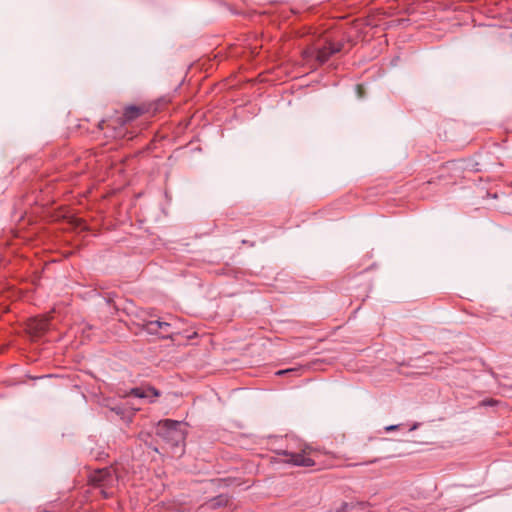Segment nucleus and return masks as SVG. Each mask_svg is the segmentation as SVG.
<instances>
[{"label": "nucleus", "mask_w": 512, "mask_h": 512, "mask_svg": "<svg viewBox=\"0 0 512 512\" xmlns=\"http://www.w3.org/2000/svg\"><path fill=\"white\" fill-rule=\"evenodd\" d=\"M184 425L178 421L164 420L158 423L156 435L171 447H178L185 440Z\"/></svg>", "instance_id": "nucleus-1"}, {"label": "nucleus", "mask_w": 512, "mask_h": 512, "mask_svg": "<svg viewBox=\"0 0 512 512\" xmlns=\"http://www.w3.org/2000/svg\"><path fill=\"white\" fill-rule=\"evenodd\" d=\"M283 455L285 456V459L283 460L284 462L295 466L310 467L315 464L314 460L309 457L306 450H303L301 453L284 452Z\"/></svg>", "instance_id": "nucleus-2"}, {"label": "nucleus", "mask_w": 512, "mask_h": 512, "mask_svg": "<svg viewBox=\"0 0 512 512\" xmlns=\"http://www.w3.org/2000/svg\"><path fill=\"white\" fill-rule=\"evenodd\" d=\"M91 481L97 485L111 486L115 481L114 470L109 468L98 470L91 476Z\"/></svg>", "instance_id": "nucleus-3"}, {"label": "nucleus", "mask_w": 512, "mask_h": 512, "mask_svg": "<svg viewBox=\"0 0 512 512\" xmlns=\"http://www.w3.org/2000/svg\"><path fill=\"white\" fill-rule=\"evenodd\" d=\"M128 395L135 396L138 398H146L150 399V401H153L152 399L159 397L160 393L155 388L146 386L134 388L129 392Z\"/></svg>", "instance_id": "nucleus-4"}, {"label": "nucleus", "mask_w": 512, "mask_h": 512, "mask_svg": "<svg viewBox=\"0 0 512 512\" xmlns=\"http://www.w3.org/2000/svg\"><path fill=\"white\" fill-rule=\"evenodd\" d=\"M340 50V44L329 43L328 46L317 50L316 60L322 64L326 62L332 54L337 53Z\"/></svg>", "instance_id": "nucleus-5"}, {"label": "nucleus", "mask_w": 512, "mask_h": 512, "mask_svg": "<svg viewBox=\"0 0 512 512\" xmlns=\"http://www.w3.org/2000/svg\"><path fill=\"white\" fill-rule=\"evenodd\" d=\"M28 327L32 334L39 336L48 329V320L45 318H35L30 321Z\"/></svg>", "instance_id": "nucleus-6"}, {"label": "nucleus", "mask_w": 512, "mask_h": 512, "mask_svg": "<svg viewBox=\"0 0 512 512\" xmlns=\"http://www.w3.org/2000/svg\"><path fill=\"white\" fill-rule=\"evenodd\" d=\"M143 113V109L137 106H129L125 109L123 118L125 122H130L138 118Z\"/></svg>", "instance_id": "nucleus-7"}, {"label": "nucleus", "mask_w": 512, "mask_h": 512, "mask_svg": "<svg viewBox=\"0 0 512 512\" xmlns=\"http://www.w3.org/2000/svg\"><path fill=\"white\" fill-rule=\"evenodd\" d=\"M145 326L149 333H151V334L159 333V326L157 325V320L148 321Z\"/></svg>", "instance_id": "nucleus-8"}, {"label": "nucleus", "mask_w": 512, "mask_h": 512, "mask_svg": "<svg viewBox=\"0 0 512 512\" xmlns=\"http://www.w3.org/2000/svg\"><path fill=\"white\" fill-rule=\"evenodd\" d=\"M157 325L159 326V333L167 332L168 328L171 326L170 323L160 320H157Z\"/></svg>", "instance_id": "nucleus-9"}, {"label": "nucleus", "mask_w": 512, "mask_h": 512, "mask_svg": "<svg viewBox=\"0 0 512 512\" xmlns=\"http://www.w3.org/2000/svg\"><path fill=\"white\" fill-rule=\"evenodd\" d=\"M350 508H352V504L347 503V502H342L340 507L335 509L334 512H346Z\"/></svg>", "instance_id": "nucleus-10"}, {"label": "nucleus", "mask_w": 512, "mask_h": 512, "mask_svg": "<svg viewBox=\"0 0 512 512\" xmlns=\"http://www.w3.org/2000/svg\"><path fill=\"white\" fill-rule=\"evenodd\" d=\"M357 94L359 98H362L364 96V87L361 84H358L356 86Z\"/></svg>", "instance_id": "nucleus-11"}, {"label": "nucleus", "mask_w": 512, "mask_h": 512, "mask_svg": "<svg viewBox=\"0 0 512 512\" xmlns=\"http://www.w3.org/2000/svg\"><path fill=\"white\" fill-rule=\"evenodd\" d=\"M312 55H313V51L310 49L303 51V57L305 59H309L310 57H312Z\"/></svg>", "instance_id": "nucleus-12"}, {"label": "nucleus", "mask_w": 512, "mask_h": 512, "mask_svg": "<svg viewBox=\"0 0 512 512\" xmlns=\"http://www.w3.org/2000/svg\"><path fill=\"white\" fill-rule=\"evenodd\" d=\"M398 428H399V425H390V426L385 427V431L391 432V431L397 430Z\"/></svg>", "instance_id": "nucleus-13"}, {"label": "nucleus", "mask_w": 512, "mask_h": 512, "mask_svg": "<svg viewBox=\"0 0 512 512\" xmlns=\"http://www.w3.org/2000/svg\"><path fill=\"white\" fill-rule=\"evenodd\" d=\"M294 370L293 369H288V370H281V371H278L277 374H283V373H289V372H293Z\"/></svg>", "instance_id": "nucleus-14"}, {"label": "nucleus", "mask_w": 512, "mask_h": 512, "mask_svg": "<svg viewBox=\"0 0 512 512\" xmlns=\"http://www.w3.org/2000/svg\"><path fill=\"white\" fill-rule=\"evenodd\" d=\"M417 427H418V424H414V425L411 427V429H410V430H411V431H412V430H415V429H417Z\"/></svg>", "instance_id": "nucleus-15"}]
</instances>
